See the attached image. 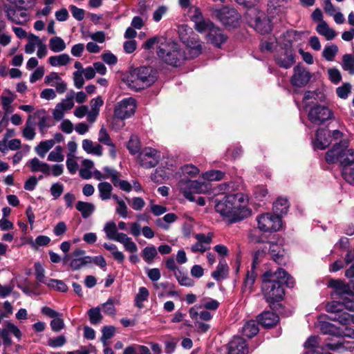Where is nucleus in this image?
I'll list each match as a JSON object with an SVG mask.
<instances>
[{"label":"nucleus","instance_id":"nucleus-1","mask_svg":"<svg viewBox=\"0 0 354 354\" xmlns=\"http://www.w3.org/2000/svg\"><path fill=\"white\" fill-rule=\"evenodd\" d=\"M155 45L157 46L158 57L167 64L178 66L186 59L185 53L180 45L163 36L157 35L148 39L142 44V47L145 50H150Z\"/></svg>","mask_w":354,"mask_h":354},{"label":"nucleus","instance_id":"nucleus-2","mask_svg":"<svg viewBox=\"0 0 354 354\" xmlns=\"http://www.w3.org/2000/svg\"><path fill=\"white\" fill-rule=\"evenodd\" d=\"M243 203L244 195L242 193L229 194L216 203L215 209L231 222H236L250 214L249 210L243 205Z\"/></svg>","mask_w":354,"mask_h":354},{"label":"nucleus","instance_id":"nucleus-3","mask_svg":"<svg viewBox=\"0 0 354 354\" xmlns=\"http://www.w3.org/2000/svg\"><path fill=\"white\" fill-rule=\"evenodd\" d=\"M156 78V72L151 67L140 66L131 70L125 82L131 89L140 91L151 86Z\"/></svg>","mask_w":354,"mask_h":354},{"label":"nucleus","instance_id":"nucleus-4","mask_svg":"<svg viewBox=\"0 0 354 354\" xmlns=\"http://www.w3.org/2000/svg\"><path fill=\"white\" fill-rule=\"evenodd\" d=\"M348 140L335 143L326 153V161L328 164L338 163L343 168L354 161V149L350 148Z\"/></svg>","mask_w":354,"mask_h":354},{"label":"nucleus","instance_id":"nucleus-5","mask_svg":"<svg viewBox=\"0 0 354 354\" xmlns=\"http://www.w3.org/2000/svg\"><path fill=\"white\" fill-rule=\"evenodd\" d=\"M261 291L264 299L271 308L275 303L281 301L284 295V290L280 283L263 279V277H262Z\"/></svg>","mask_w":354,"mask_h":354},{"label":"nucleus","instance_id":"nucleus-6","mask_svg":"<svg viewBox=\"0 0 354 354\" xmlns=\"http://www.w3.org/2000/svg\"><path fill=\"white\" fill-rule=\"evenodd\" d=\"M216 16L228 28H235L239 25L241 17L234 8H223L216 11Z\"/></svg>","mask_w":354,"mask_h":354},{"label":"nucleus","instance_id":"nucleus-7","mask_svg":"<svg viewBox=\"0 0 354 354\" xmlns=\"http://www.w3.org/2000/svg\"><path fill=\"white\" fill-rule=\"evenodd\" d=\"M136 102L133 97L123 99L118 102L114 109V116L120 120L131 117L136 112Z\"/></svg>","mask_w":354,"mask_h":354},{"label":"nucleus","instance_id":"nucleus-8","mask_svg":"<svg viewBox=\"0 0 354 354\" xmlns=\"http://www.w3.org/2000/svg\"><path fill=\"white\" fill-rule=\"evenodd\" d=\"M257 222L259 228L263 232H276L281 227V218L275 214H261L257 218Z\"/></svg>","mask_w":354,"mask_h":354},{"label":"nucleus","instance_id":"nucleus-9","mask_svg":"<svg viewBox=\"0 0 354 354\" xmlns=\"http://www.w3.org/2000/svg\"><path fill=\"white\" fill-rule=\"evenodd\" d=\"M332 111L326 106L317 105L312 107L308 114V120L315 125H321L332 118Z\"/></svg>","mask_w":354,"mask_h":354},{"label":"nucleus","instance_id":"nucleus-10","mask_svg":"<svg viewBox=\"0 0 354 354\" xmlns=\"http://www.w3.org/2000/svg\"><path fill=\"white\" fill-rule=\"evenodd\" d=\"M160 157V152L156 149L151 147H145L141 150L138 159L142 167L152 168L158 165Z\"/></svg>","mask_w":354,"mask_h":354},{"label":"nucleus","instance_id":"nucleus-11","mask_svg":"<svg viewBox=\"0 0 354 354\" xmlns=\"http://www.w3.org/2000/svg\"><path fill=\"white\" fill-rule=\"evenodd\" d=\"M178 187L185 196V197L191 201H195L194 197L192 196L194 193H201L203 185L196 180H191L188 179H181L178 183Z\"/></svg>","mask_w":354,"mask_h":354},{"label":"nucleus","instance_id":"nucleus-12","mask_svg":"<svg viewBox=\"0 0 354 354\" xmlns=\"http://www.w3.org/2000/svg\"><path fill=\"white\" fill-rule=\"evenodd\" d=\"M6 13L8 19L13 23L23 24L29 20L27 10L21 6H6Z\"/></svg>","mask_w":354,"mask_h":354},{"label":"nucleus","instance_id":"nucleus-13","mask_svg":"<svg viewBox=\"0 0 354 354\" xmlns=\"http://www.w3.org/2000/svg\"><path fill=\"white\" fill-rule=\"evenodd\" d=\"M181 41L189 49V54L191 58L196 57L202 53L201 41L196 34L193 32L192 35H189V36L182 35Z\"/></svg>","mask_w":354,"mask_h":354},{"label":"nucleus","instance_id":"nucleus-14","mask_svg":"<svg viewBox=\"0 0 354 354\" xmlns=\"http://www.w3.org/2000/svg\"><path fill=\"white\" fill-rule=\"evenodd\" d=\"M328 287L334 289L331 292L333 298H339L342 299L346 296L353 297L350 285L345 283L342 280L330 279L328 281Z\"/></svg>","mask_w":354,"mask_h":354},{"label":"nucleus","instance_id":"nucleus-15","mask_svg":"<svg viewBox=\"0 0 354 354\" xmlns=\"http://www.w3.org/2000/svg\"><path fill=\"white\" fill-rule=\"evenodd\" d=\"M310 78V73L304 66L298 64L293 69L290 82L293 86L301 87L307 84Z\"/></svg>","mask_w":354,"mask_h":354},{"label":"nucleus","instance_id":"nucleus-16","mask_svg":"<svg viewBox=\"0 0 354 354\" xmlns=\"http://www.w3.org/2000/svg\"><path fill=\"white\" fill-rule=\"evenodd\" d=\"M263 279H268L277 281L282 286L286 283L288 286H292V278L288 274V272L283 268H278L277 271L272 272L271 270L266 272L263 276Z\"/></svg>","mask_w":354,"mask_h":354},{"label":"nucleus","instance_id":"nucleus-17","mask_svg":"<svg viewBox=\"0 0 354 354\" xmlns=\"http://www.w3.org/2000/svg\"><path fill=\"white\" fill-rule=\"evenodd\" d=\"M268 251L272 259L279 265H286L288 261V257L283 248L277 243H270Z\"/></svg>","mask_w":354,"mask_h":354},{"label":"nucleus","instance_id":"nucleus-18","mask_svg":"<svg viewBox=\"0 0 354 354\" xmlns=\"http://www.w3.org/2000/svg\"><path fill=\"white\" fill-rule=\"evenodd\" d=\"M192 21L194 22V28L202 33L205 31H210V29L214 26L209 19H204L200 10L196 8L195 14L192 16Z\"/></svg>","mask_w":354,"mask_h":354},{"label":"nucleus","instance_id":"nucleus-19","mask_svg":"<svg viewBox=\"0 0 354 354\" xmlns=\"http://www.w3.org/2000/svg\"><path fill=\"white\" fill-rule=\"evenodd\" d=\"M248 348L245 341L240 337H234L228 344V354H247Z\"/></svg>","mask_w":354,"mask_h":354},{"label":"nucleus","instance_id":"nucleus-20","mask_svg":"<svg viewBox=\"0 0 354 354\" xmlns=\"http://www.w3.org/2000/svg\"><path fill=\"white\" fill-rule=\"evenodd\" d=\"M331 142L332 139H330V131L324 129H319L317 131L314 141L316 148L321 150L325 149Z\"/></svg>","mask_w":354,"mask_h":354},{"label":"nucleus","instance_id":"nucleus-21","mask_svg":"<svg viewBox=\"0 0 354 354\" xmlns=\"http://www.w3.org/2000/svg\"><path fill=\"white\" fill-rule=\"evenodd\" d=\"M35 115L39 120L37 125L40 133L45 134L47 129L54 125V122L50 115L44 109L37 111Z\"/></svg>","mask_w":354,"mask_h":354},{"label":"nucleus","instance_id":"nucleus-22","mask_svg":"<svg viewBox=\"0 0 354 354\" xmlns=\"http://www.w3.org/2000/svg\"><path fill=\"white\" fill-rule=\"evenodd\" d=\"M207 39L216 47H221V44L227 40V36L222 30L214 26L207 35Z\"/></svg>","mask_w":354,"mask_h":354},{"label":"nucleus","instance_id":"nucleus-23","mask_svg":"<svg viewBox=\"0 0 354 354\" xmlns=\"http://www.w3.org/2000/svg\"><path fill=\"white\" fill-rule=\"evenodd\" d=\"M258 322L263 326L271 328L274 326L279 322V316L271 311H264L257 317Z\"/></svg>","mask_w":354,"mask_h":354},{"label":"nucleus","instance_id":"nucleus-24","mask_svg":"<svg viewBox=\"0 0 354 354\" xmlns=\"http://www.w3.org/2000/svg\"><path fill=\"white\" fill-rule=\"evenodd\" d=\"M27 166L30 167L32 172L40 171L46 176L50 175V166L46 162L40 161L37 158L28 160Z\"/></svg>","mask_w":354,"mask_h":354},{"label":"nucleus","instance_id":"nucleus-25","mask_svg":"<svg viewBox=\"0 0 354 354\" xmlns=\"http://www.w3.org/2000/svg\"><path fill=\"white\" fill-rule=\"evenodd\" d=\"M229 272V267L225 260L223 258L220 259L216 270L212 273V277L216 281H221L225 279Z\"/></svg>","mask_w":354,"mask_h":354},{"label":"nucleus","instance_id":"nucleus-26","mask_svg":"<svg viewBox=\"0 0 354 354\" xmlns=\"http://www.w3.org/2000/svg\"><path fill=\"white\" fill-rule=\"evenodd\" d=\"M254 268L252 266L250 271H248L246 277L243 281V286L242 288L243 294H245L247 296L250 294L252 291V286L256 280L257 274L254 271Z\"/></svg>","mask_w":354,"mask_h":354},{"label":"nucleus","instance_id":"nucleus-27","mask_svg":"<svg viewBox=\"0 0 354 354\" xmlns=\"http://www.w3.org/2000/svg\"><path fill=\"white\" fill-rule=\"evenodd\" d=\"M82 148L88 153L94 154L97 156L102 155V147L98 143H94L91 140H83Z\"/></svg>","mask_w":354,"mask_h":354},{"label":"nucleus","instance_id":"nucleus-28","mask_svg":"<svg viewBox=\"0 0 354 354\" xmlns=\"http://www.w3.org/2000/svg\"><path fill=\"white\" fill-rule=\"evenodd\" d=\"M252 26L257 32L261 34L268 33L271 30L270 22L265 16L263 18L261 16L255 18Z\"/></svg>","mask_w":354,"mask_h":354},{"label":"nucleus","instance_id":"nucleus-29","mask_svg":"<svg viewBox=\"0 0 354 354\" xmlns=\"http://www.w3.org/2000/svg\"><path fill=\"white\" fill-rule=\"evenodd\" d=\"M317 32L324 36L327 40H332L337 36V32L327 24L326 21H321L316 27Z\"/></svg>","mask_w":354,"mask_h":354},{"label":"nucleus","instance_id":"nucleus-30","mask_svg":"<svg viewBox=\"0 0 354 354\" xmlns=\"http://www.w3.org/2000/svg\"><path fill=\"white\" fill-rule=\"evenodd\" d=\"M259 332L258 323L254 320L246 322L242 328L241 333L248 338H252Z\"/></svg>","mask_w":354,"mask_h":354},{"label":"nucleus","instance_id":"nucleus-31","mask_svg":"<svg viewBox=\"0 0 354 354\" xmlns=\"http://www.w3.org/2000/svg\"><path fill=\"white\" fill-rule=\"evenodd\" d=\"M75 207L81 213L84 218L91 216L95 210V205L88 202L78 201Z\"/></svg>","mask_w":354,"mask_h":354},{"label":"nucleus","instance_id":"nucleus-32","mask_svg":"<svg viewBox=\"0 0 354 354\" xmlns=\"http://www.w3.org/2000/svg\"><path fill=\"white\" fill-rule=\"evenodd\" d=\"M289 208V202L286 198H279L273 203V210L274 214L281 216L288 212Z\"/></svg>","mask_w":354,"mask_h":354},{"label":"nucleus","instance_id":"nucleus-33","mask_svg":"<svg viewBox=\"0 0 354 354\" xmlns=\"http://www.w3.org/2000/svg\"><path fill=\"white\" fill-rule=\"evenodd\" d=\"M71 58L67 54L51 56L48 58V62L52 66H63L69 64Z\"/></svg>","mask_w":354,"mask_h":354},{"label":"nucleus","instance_id":"nucleus-34","mask_svg":"<svg viewBox=\"0 0 354 354\" xmlns=\"http://www.w3.org/2000/svg\"><path fill=\"white\" fill-rule=\"evenodd\" d=\"M54 145L55 141L52 139L41 141L37 147H35V151L39 156L44 158L46 153L52 149Z\"/></svg>","mask_w":354,"mask_h":354},{"label":"nucleus","instance_id":"nucleus-35","mask_svg":"<svg viewBox=\"0 0 354 354\" xmlns=\"http://www.w3.org/2000/svg\"><path fill=\"white\" fill-rule=\"evenodd\" d=\"M149 292L145 287H140L135 296L134 304L138 308L144 307L143 302L148 300Z\"/></svg>","mask_w":354,"mask_h":354},{"label":"nucleus","instance_id":"nucleus-36","mask_svg":"<svg viewBox=\"0 0 354 354\" xmlns=\"http://www.w3.org/2000/svg\"><path fill=\"white\" fill-rule=\"evenodd\" d=\"M295 62V55L291 50L286 51L285 57H279L277 59V64L285 68H290Z\"/></svg>","mask_w":354,"mask_h":354},{"label":"nucleus","instance_id":"nucleus-37","mask_svg":"<svg viewBox=\"0 0 354 354\" xmlns=\"http://www.w3.org/2000/svg\"><path fill=\"white\" fill-rule=\"evenodd\" d=\"M141 255L146 263L151 264L158 255V252L155 246H147L142 250Z\"/></svg>","mask_w":354,"mask_h":354},{"label":"nucleus","instance_id":"nucleus-38","mask_svg":"<svg viewBox=\"0 0 354 354\" xmlns=\"http://www.w3.org/2000/svg\"><path fill=\"white\" fill-rule=\"evenodd\" d=\"M66 46L64 41L59 37H53L49 41V48L54 53L63 51Z\"/></svg>","mask_w":354,"mask_h":354},{"label":"nucleus","instance_id":"nucleus-39","mask_svg":"<svg viewBox=\"0 0 354 354\" xmlns=\"http://www.w3.org/2000/svg\"><path fill=\"white\" fill-rule=\"evenodd\" d=\"M98 190L100 192V197L102 200H108L111 197V192L113 190V187L109 183H100L98 184Z\"/></svg>","mask_w":354,"mask_h":354},{"label":"nucleus","instance_id":"nucleus-40","mask_svg":"<svg viewBox=\"0 0 354 354\" xmlns=\"http://www.w3.org/2000/svg\"><path fill=\"white\" fill-rule=\"evenodd\" d=\"M331 320L338 322L342 325H347L351 323V321L353 319L352 315L346 312H344L343 309H341L336 314L330 318Z\"/></svg>","mask_w":354,"mask_h":354},{"label":"nucleus","instance_id":"nucleus-41","mask_svg":"<svg viewBox=\"0 0 354 354\" xmlns=\"http://www.w3.org/2000/svg\"><path fill=\"white\" fill-rule=\"evenodd\" d=\"M91 263L92 260L91 257H86L84 259H72L69 266L72 270H77Z\"/></svg>","mask_w":354,"mask_h":354},{"label":"nucleus","instance_id":"nucleus-42","mask_svg":"<svg viewBox=\"0 0 354 354\" xmlns=\"http://www.w3.org/2000/svg\"><path fill=\"white\" fill-rule=\"evenodd\" d=\"M342 68L349 74L354 75V55L346 54L343 56Z\"/></svg>","mask_w":354,"mask_h":354},{"label":"nucleus","instance_id":"nucleus-43","mask_svg":"<svg viewBox=\"0 0 354 354\" xmlns=\"http://www.w3.org/2000/svg\"><path fill=\"white\" fill-rule=\"evenodd\" d=\"M127 147L131 154H136L140 151V142L137 136L133 135L131 136L127 142Z\"/></svg>","mask_w":354,"mask_h":354},{"label":"nucleus","instance_id":"nucleus-44","mask_svg":"<svg viewBox=\"0 0 354 354\" xmlns=\"http://www.w3.org/2000/svg\"><path fill=\"white\" fill-rule=\"evenodd\" d=\"M75 97V92L72 90L66 95V98L62 100L61 102L57 104L60 106L62 109L65 111L71 110L74 106L73 99Z\"/></svg>","mask_w":354,"mask_h":354},{"label":"nucleus","instance_id":"nucleus-45","mask_svg":"<svg viewBox=\"0 0 354 354\" xmlns=\"http://www.w3.org/2000/svg\"><path fill=\"white\" fill-rule=\"evenodd\" d=\"M338 52V47L335 44L326 46L323 52L322 56L327 61H333Z\"/></svg>","mask_w":354,"mask_h":354},{"label":"nucleus","instance_id":"nucleus-46","mask_svg":"<svg viewBox=\"0 0 354 354\" xmlns=\"http://www.w3.org/2000/svg\"><path fill=\"white\" fill-rule=\"evenodd\" d=\"M62 151L63 148L61 146H57L55 149L48 154V160L51 162H62L64 160V156Z\"/></svg>","mask_w":354,"mask_h":354},{"label":"nucleus","instance_id":"nucleus-47","mask_svg":"<svg viewBox=\"0 0 354 354\" xmlns=\"http://www.w3.org/2000/svg\"><path fill=\"white\" fill-rule=\"evenodd\" d=\"M88 315L91 323L93 325L98 324L102 319V316L99 308H93L88 310Z\"/></svg>","mask_w":354,"mask_h":354},{"label":"nucleus","instance_id":"nucleus-48","mask_svg":"<svg viewBox=\"0 0 354 354\" xmlns=\"http://www.w3.org/2000/svg\"><path fill=\"white\" fill-rule=\"evenodd\" d=\"M48 287L62 292L68 290V286L63 281L53 279H48Z\"/></svg>","mask_w":354,"mask_h":354},{"label":"nucleus","instance_id":"nucleus-49","mask_svg":"<svg viewBox=\"0 0 354 354\" xmlns=\"http://www.w3.org/2000/svg\"><path fill=\"white\" fill-rule=\"evenodd\" d=\"M342 175L347 182L354 181V161L342 168Z\"/></svg>","mask_w":354,"mask_h":354},{"label":"nucleus","instance_id":"nucleus-50","mask_svg":"<svg viewBox=\"0 0 354 354\" xmlns=\"http://www.w3.org/2000/svg\"><path fill=\"white\" fill-rule=\"evenodd\" d=\"M23 136L28 140H32L35 136V131L32 127V123L30 121V116L26 122L25 127L23 130Z\"/></svg>","mask_w":354,"mask_h":354},{"label":"nucleus","instance_id":"nucleus-51","mask_svg":"<svg viewBox=\"0 0 354 354\" xmlns=\"http://www.w3.org/2000/svg\"><path fill=\"white\" fill-rule=\"evenodd\" d=\"M104 230L106 237L110 240H113L118 233L116 224L113 221L106 223L104 225Z\"/></svg>","mask_w":354,"mask_h":354},{"label":"nucleus","instance_id":"nucleus-52","mask_svg":"<svg viewBox=\"0 0 354 354\" xmlns=\"http://www.w3.org/2000/svg\"><path fill=\"white\" fill-rule=\"evenodd\" d=\"M177 218V216L174 213H169L164 216L162 219L159 218L156 221V224L163 229H168L169 226L165 224V223H171L174 222Z\"/></svg>","mask_w":354,"mask_h":354},{"label":"nucleus","instance_id":"nucleus-53","mask_svg":"<svg viewBox=\"0 0 354 354\" xmlns=\"http://www.w3.org/2000/svg\"><path fill=\"white\" fill-rule=\"evenodd\" d=\"M35 277L38 281L46 284L48 286V279H47L44 274V269L39 263H35Z\"/></svg>","mask_w":354,"mask_h":354},{"label":"nucleus","instance_id":"nucleus-54","mask_svg":"<svg viewBox=\"0 0 354 354\" xmlns=\"http://www.w3.org/2000/svg\"><path fill=\"white\" fill-rule=\"evenodd\" d=\"M98 141L99 142L105 145H112L113 141L110 138L109 134L108 133L106 129L102 127L98 133Z\"/></svg>","mask_w":354,"mask_h":354},{"label":"nucleus","instance_id":"nucleus-55","mask_svg":"<svg viewBox=\"0 0 354 354\" xmlns=\"http://www.w3.org/2000/svg\"><path fill=\"white\" fill-rule=\"evenodd\" d=\"M133 209L140 211L145 206V201L141 197H133L131 199L126 198Z\"/></svg>","mask_w":354,"mask_h":354},{"label":"nucleus","instance_id":"nucleus-56","mask_svg":"<svg viewBox=\"0 0 354 354\" xmlns=\"http://www.w3.org/2000/svg\"><path fill=\"white\" fill-rule=\"evenodd\" d=\"M351 92V85L349 83H344L336 89L337 95L342 99H346Z\"/></svg>","mask_w":354,"mask_h":354},{"label":"nucleus","instance_id":"nucleus-57","mask_svg":"<svg viewBox=\"0 0 354 354\" xmlns=\"http://www.w3.org/2000/svg\"><path fill=\"white\" fill-rule=\"evenodd\" d=\"M195 239L201 243H203L204 245L209 246L210 243L212 241L213 233L208 232L207 234L203 233H198L194 235Z\"/></svg>","mask_w":354,"mask_h":354},{"label":"nucleus","instance_id":"nucleus-58","mask_svg":"<svg viewBox=\"0 0 354 354\" xmlns=\"http://www.w3.org/2000/svg\"><path fill=\"white\" fill-rule=\"evenodd\" d=\"M268 252V247L265 246L262 250H258L256 251L253 256V261L252 263V266L255 268L257 265H258L262 259L265 257Z\"/></svg>","mask_w":354,"mask_h":354},{"label":"nucleus","instance_id":"nucleus-59","mask_svg":"<svg viewBox=\"0 0 354 354\" xmlns=\"http://www.w3.org/2000/svg\"><path fill=\"white\" fill-rule=\"evenodd\" d=\"M66 342V337L64 335H59L53 338H50L48 340V345L53 348L61 347L65 344Z\"/></svg>","mask_w":354,"mask_h":354},{"label":"nucleus","instance_id":"nucleus-60","mask_svg":"<svg viewBox=\"0 0 354 354\" xmlns=\"http://www.w3.org/2000/svg\"><path fill=\"white\" fill-rule=\"evenodd\" d=\"M65 326L64 319L61 317H56L50 322V327L53 331L55 333L59 332Z\"/></svg>","mask_w":354,"mask_h":354},{"label":"nucleus","instance_id":"nucleus-61","mask_svg":"<svg viewBox=\"0 0 354 354\" xmlns=\"http://www.w3.org/2000/svg\"><path fill=\"white\" fill-rule=\"evenodd\" d=\"M224 175L225 174L221 171L212 170L205 173V178L210 181L220 180L223 179Z\"/></svg>","mask_w":354,"mask_h":354},{"label":"nucleus","instance_id":"nucleus-62","mask_svg":"<svg viewBox=\"0 0 354 354\" xmlns=\"http://www.w3.org/2000/svg\"><path fill=\"white\" fill-rule=\"evenodd\" d=\"M15 96L10 91H5L1 96V103L2 106H8L15 100Z\"/></svg>","mask_w":354,"mask_h":354},{"label":"nucleus","instance_id":"nucleus-63","mask_svg":"<svg viewBox=\"0 0 354 354\" xmlns=\"http://www.w3.org/2000/svg\"><path fill=\"white\" fill-rule=\"evenodd\" d=\"M102 341L103 342L104 344H106V340L111 339L115 333V328L113 326H104L102 328Z\"/></svg>","mask_w":354,"mask_h":354},{"label":"nucleus","instance_id":"nucleus-64","mask_svg":"<svg viewBox=\"0 0 354 354\" xmlns=\"http://www.w3.org/2000/svg\"><path fill=\"white\" fill-rule=\"evenodd\" d=\"M175 276L179 283L182 286L190 287L193 286L194 284V281L191 278L188 276L182 274L180 272L178 274L175 273Z\"/></svg>","mask_w":354,"mask_h":354}]
</instances>
